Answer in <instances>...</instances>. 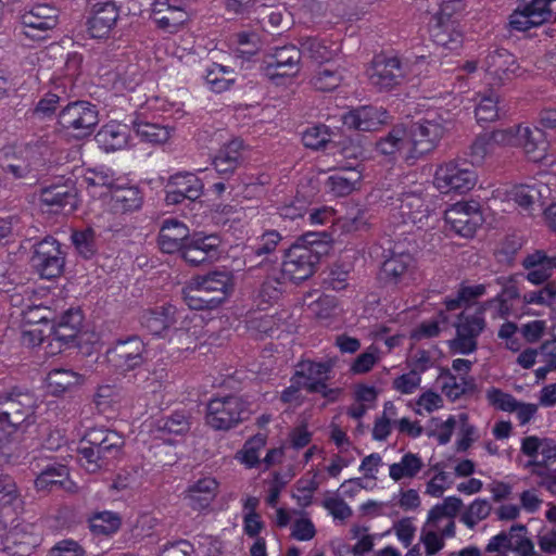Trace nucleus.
<instances>
[{
	"label": "nucleus",
	"mask_w": 556,
	"mask_h": 556,
	"mask_svg": "<svg viewBox=\"0 0 556 556\" xmlns=\"http://www.w3.org/2000/svg\"><path fill=\"white\" fill-rule=\"evenodd\" d=\"M142 328L153 337L167 339L184 344L186 349L203 330V317L197 313H185L172 304L154 307L143 312L140 317Z\"/></svg>",
	"instance_id": "obj_1"
},
{
	"label": "nucleus",
	"mask_w": 556,
	"mask_h": 556,
	"mask_svg": "<svg viewBox=\"0 0 556 556\" xmlns=\"http://www.w3.org/2000/svg\"><path fill=\"white\" fill-rule=\"evenodd\" d=\"M330 236L326 231L306 232L285 252L281 276L299 283L308 279L316 270L323 255L329 251Z\"/></svg>",
	"instance_id": "obj_2"
},
{
	"label": "nucleus",
	"mask_w": 556,
	"mask_h": 556,
	"mask_svg": "<svg viewBox=\"0 0 556 556\" xmlns=\"http://www.w3.org/2000/svg\"><path fill=\"white\" fill-rule=\"evenodd\" d=\"M377 280L391 290L407 288L416 280L418 260L414 248L406 239L391 241L382 249Z\"/></svg>",
	"instance_id": "obj_3"
},
{
	"label": "nucleus",
	"mask_w": 556,
	"mask_h": 556,
	"mask_svg": "<svg viewBox=\"0 0 556 556\" xmlns=\"http://www.w3.org/2000/svg\"><path fill=\"white\" fill-rule=\"evenodd\" d=\"M34 394L25 388L11 386L0 390V432H16L33 415Z\"/></svg>",
	"instance_id": "obj_4"
},
{
	"label": "nucleus",
	"mask_w": 556,
	"mask_h": 556,
	"mask_svg": "<svg viewBox=\"0 0 556 556\" xmlns=\"http://www.w3.org/2000/svg\"><path fill=\"white\" fill-rule=\"evenodd\" d=\"M332 368L331 361L301 359L295 365L293 376L308 393H317L328 402H336L340 397L341 389L330 388L327 383Z\"/></svg>",
	"instance_id": "obj_5"
},
{
	"label": "nucleus",
	"mask_w": 556,
	"mask_h": 556,
	"mask_svg": "<svg viewBox=\"0 0 556 556\" xmlns=\"http://www.w3.org/2000/svg\"><path fill=\"white\" fill-rule=\"evenodd\" d=\"M248 415L247 402L238 395L212 397L206 405L205 421L214 430L228 431L241 424Z\"/></svg>",
	"instance_id": "obj_6"
},
{
	"label": "nucleus",
	"mask_w": 556,
	"mask_h": 556,
	"mask_svg": "<svg viewBox=\"0 0 556 556\" xmlns=\"http://www.w3.org/2000/svg\"><path fill=\"white\" fill-rule=\"evenodd\" d=\"M98 122L96 105L83 100L70 102L58 115L59 126L76 139L90 136Z\"/></svg>",
	"instance_id": "obj_7"
},
{
	"label": "nucleus",
	"mask_w": 556,
	"mask_h": 556,
	"mask_svg": "<svg viewBox=\"0 0 556 556\" xmlns=\"http://www.w3.org/2000/svg\"><path fill=\"white\" fill-rule=\"evenodd\" d=\"M444 134V126L438 121L421 119L414 123L407 131V152L405 161L413 165L424 155L432 152Z\"/></svg>",
	"instance_id": "obj_8"
},
{
	"label": "nucleus",
	"mask_w": 556,
	"mask_h": 556,
	"mask_svg": "<svg viewBox=\"0 0 556 556\" xmlns=\"http://www.w3.org/2000/svg\"><path fill=\"white\" fill-rule=\"evenodd\" d=\"M478 176L471 165L463 161H448L439 165L433 184L441 193H466L473 189Z\"/></svg>",
	"instance_id": "obj_9"
},
{
	"label": "nucleus",
	"mask_w": 556,
	"mask_h": 556,
	"mask_svg": "<svg viewBox=\"0 0 556 556\" xmlns=\"http://www.w3.org/2000/svg\"><path fill=\"white\" fill-rule=\"evenodd\" d=\"M30 264L41 278H56L64 270L65 252L55 238L48 236L34 245Z\"/></svg>",
	"instance_id": "obj_10"
},
{
	"label": "nucleus",
	"mask_w": 556,
	"mask_h": 556,
	"mask_svg": "<svg viewBox=\"0 0 556 556\" xmlns=\"http://www.w3.org/2000/svg\"><path fill=\"white\" fill-rule=\"evenodd\" d=\"M484 218L478 202H456L444 213L445 229L463 238H472Z\"/></svg>",
	"instance_id": "obj_11"
},
{
	"label": "nucleus",
	"mask_w": 556,
	"mask_h": 556,
	"mask_svg": "<svg viewBox=\"0 0 556 556\" xmlns=\"http://www.w3.org/2000/svg\"><path fill=\"white\" fill-rule=\"evenodd\" d=\"M70 182L71 179L63 177L45 181L39 190L41 210L50 214H60L65 210L74 211L77 206V193Z\"/></svg>",
	"instance_id": "obj_12"
},
{
	"label": "nucleus",
	"mask_w": 556,
	"mask_h": 556,
	"mask_svg": "<svg viewBox=\"0 0 556 556\" xmlns=\"http://www.w3.org/2000/svg\"><path fill=\"white\" fill-rule=\"evenodd\" d=\"M303 50L295 45L271 48L264 58V73L275 83L279 78L293 77L300 72Z\"/></svg>",
	"instance_id": "obj_13"
},
{
	"label": "nucleus",
	"mask_w": 556,
	"mask_h": 556,
	"mask_svg": "<svg viewBox=\"0 0 556 556\" xmlns=\"http://www.w3.org/2000/svg\"><path fill=\"white\" fill-rule=\"evenodd\" d=\"M555 0H518L517 8L509 15L510 30L527 31L553 18Z\"/></svg>",
	"instance_id": "obj_14"
},
{
	"label": "nucleus",
	"mask_w": 556,
	"mask_h": 556,
	"mask_svg": "<svg viewBox=\"0 0 556 556\" xmlns=\"http://www.w3.org/2000/svg\"><path fill=\"white\" fill-rule=\"evenodd\" d=\"M146 344L138 336L118 339L108 349L106 358L119 374H127L140 367L144 362Z\"/></svg>",
	"instance_id": "obj_15"
},
{
	"label": "nucleus",
	"mask_w": 556,
	"mask_h": 556,
	"mask_svg": "<svg viewBox=\"0 0 556 556\" xmlns=\"http://www.w3.org/2000/svg\"><path fill=\"white\" fill-rule=\"evenodd\" d=\"M59 15V9L50 3L40 2L31 4L21 15L24 35L31 39L45 38V34L58 25Z\"/></svg>",
	"instance_id": "obj_16"
},
{
	"label": "nucleus",
	"mask_w": 556,
	"mask_h": 556,
	"mask_svg": "<svg viewBox=\"0 0 556 556\" xmlns=\"http://www.w3.org/2000/svg\"><path fill=\"white\" fill-rule=\"evenodd\" d=\"M455 328L456 337L451 342L452 350L463 355L473 353L478 348V338L485 328L482 312L460 313Z\"/></svg>",
	"instance_id": "obj_17"
},
{
	"label": "nucleus",
	"mask_w": 556,
	"mask_h": 556,
	"mask_svg": "<svg viewBox=\"0 0 556 556\" xmlns=\"http://www.w3.org/2000/svg\"><path fill=\"white\" fill-rule=\"evenodd\" d=\"M505 132H509L506 139L510 140L506 146L521 147L529 161L538 163L546 156L548 141L542 129L518 125L505 129Z\"/></svg>",
	"instance_id": "obj_18"
},
{
	"label": "nucleus",
	"mask_w": 556,
	"mask_h": 556,
	"mask_svg": "<svg viewBox=\"0 0 556 556\" xmlns=\"http://www.w3.org/2000/svg\"><path fill=\"white\" fill-rule=\"evenodd\" d=\"M405 77V68L397 56L376 55L368 68L370 84L379 91L397 87Z\"/></svg>",
	"instance_id": "obj_19"
},
{
	"label": "nucleus",
	"mask_w": 556,
	"mask_h": 556,
	"mask_svg": "<svg viewBox=\"0 0 556 556\" xmlns=\"http://www.w3.org/2000/svg\"><path fill=\"white\" fill-rule=\"evenodd\" d=\"M124 445V438L116 431L109 432L108 438L97 447H79V462L90 472L108 466L116 458Z\"/></svg>",
	"instance_id": "obj_20"
},
{
	"label": "nucleus",
	"mask_w": 556,
	"mask_h": 556,
	"mask_svg": "<svg viewBox=\"0 0 556 556\" xmlns=\"http://www.w3.org/2000/svg\"><path fill=\"white\" fill-rule=\"evenodd\" d=\"M220 242V238L215 233L195 232L187 241L181 256L192 266L214 262L219 257Z\"/></svg>",
	"instance_id": "obj_21"
},
{
	"label": "nucleus",
	"mask_w": 556,
	"mask_h": 556,
	"mask_svg": "<svg viewBox=\"0 0 556 556\" xmlns=\"http://www.w3.org/2000/svg\"><path fill=\"white\" fill-rule=\"evenodd\" d=\"M205 184L201 177L191 172H178L168 179L165 201L167 204H180L185 200L199 199Z\"/></svg>",
	"instance_id": "obj_22"
},
{
	"label": "nucleus",
	"mask_w": 556,
	"mask_h": 556,
	"mask_svg": "<svg viewBox=\"0 0 556 556\" xmlns=\"http://www.w3.org/2000/svg\"><path fill=\"white\" fill-rule=\"evenodd\" d=\"M244 144L241 139H233L224 144L212 160V168L199 169L204 179L213 176H220L222 179H229L242 162Z\"/></svg>",
	"instance_id": "obj_23"
},
{
	"label": "nucleus",
	"mask_w": 556,
	"mask_h": 556,
	"mask_svg": "<svg viewBox=\"0 0 556 556\" xmlns=\"http://www.w3.org/2000/svg\"><path fill=\"white\" fill-rule=\"evenodd\" d=\"M448 4H443L432 17L429 33L432 41L450 51L457 50L463 43V34L456 29L452 14L447 13Z\"/></svg>",
	"instance_id": "obj_24"
},
{
	"label": "nucleus",
	"mask_w": 556,
	"mask_h": 556,
	"mask_svg": "<svg viewBox=\"0 0 556 556\" xmlns=\"http://www.w3.org/2000/svg\"><path fill=\"white\" fill-rule=\"evenodd\" d=\"M359 160L348 157V161L339 167V172L330 175L326 180L329 192L336 197H345L356 190L363 178Z\"/></svg>",
	"instance_id": "obj_25"
},
{
	"label": "nucleus",
	"mask_w": 556,
	"mask_h": 556,
	"mask_svg": "<svg viewBox=\"0 0 556 556\" xmlns=\"http://www.w3.org/2000/svg\"><path fill=\"white\" fill-rule=\"evenodd\" d=\"M483 65L486 74L498 85L519 76L521 72L517 58L504 48L489 52Z\"/></svg>",
	"instance_id": "obj_26"
},
{
	"label": "nucleus",
	"mask_w": 556,
	"mask_h": 556,
	"mask_svg": "<svg viewBox=\"0 0 556 556\" xmlns=\"http://www.w3.org/2000/svg\"><path fill=\"white\" fill-rule=\"evenodd\" d=\"M388 119V111L376 105H361L348 111L342 116V122L348 128L358 131L377 130Z\"/></svg>",
	"instance_id": "obj_27"
},
{
	"label": "nucleus",
	"mask_w": 556,
	"mask_h": 556,
	"mask_svg": "<svg viewBox=\"0 0 556 556\" xmlns=\"http://www.w3.org/2000/svg\"><path fill=\"white\" fill-rule=\"evenodd\" d=\"M282 313H268L265 307H257L250 311L244 319L245 330L250 337L262 340L266 337H273L274 333L280 330L285 317Z\"/></svg>",
	"instance_id": "obj_28"
},
{
	"label": "nucleus",
	"mask_w": 556,
	"mask_h": 556,
	"mask_svg": "<svg viewBox=\"0 0 556 556\" xmlns=\"http://www.w3.org/2000/svg\"><path fill=\"white\" fill-rule=\"evenodd\" d=\"M119 17V11L113 1L97 2L87 21V30L92 38H106Z\"/></svg>",
	"instance_id": "obj_29"
},
{
	"label": "nucleus",
	"mask_w": 556,
	"mask_h": 556,
	"mask_svg": "<svg viewBox=\"0 0 556 556\" xmlns=\"http://www.w3.org/2000/svg\"><path fill=\"white\" fill-rule=\"evenodd\" d=\"M282 237L277 230H266L261 236L245 247L244 264L249 265V269L254 266H261L273 255L281 241Z\"/></svg>",
	"instance_id": "obj_30"
},
{
	"label": "nucleus",
	"mask_w": 556,
	"mask_h": 556,
	"mask_svg": "<svg viewBox=\"0 0 556 556\" xmlns=\"http://www.w3.org/2000/svg\"><path fill=\"white\" fill-rule=\"evenodd\" d=\"M189 238V228L186 224L176 218H167L160 229L157 244L164 253H181Z\"/></svg>",
	"instance_id": "obj_31"
},
{
	"label": "nucleus",
	"mask_w": 556,
	"mask_h": 556,
	"mask_svg": "<svg viewBox=\"0 0 556 556\" xmlns=\"http://www.w3.org/2000/svg\"><path fill=\"white\" fill-rule=\"evenodd\" d=\"M554 256L547 255L543 250H535L522 260V267L527 270L526 279L535 286L549 282L556 271Z\"/></svg>",
	"instance_id": "obj_32"
},
{
	"label": "nucleus",
	"mask_w": 556,
	"mask_h": 556,
	"mask_svg": "<svg viewBox=\"0 0 556 556\" xmlns=\"http://www.w3.org/2000/svg\"><path fill=\"white\" fill-rule=\"evenodd\" d=\"M396 206L403 223L422 227L430 215L429 204L422 193L403 192Z\"/></svg>",
	"instance_id": "obj_33"
},
{
	"label": "nucleus",
	"mask_w": 556,
	"mask_h": 556,
	"mask_svg": "<svg viewBox=\"0 0 556 556\" xmlns=\"http://www.w3.org/2000/svg\"><path fill=\"white\" fill-rule=\"evenodd\" d=\"M193 289L207 295H223L224 302L233 290V278L228 271L213 270L204 275H195L191 279Z\"/></svg>",
	"instance_id": "obj_34"
},
{
	"label": "nucleus",
	"mask_w": 556,
	"mask_h": 556,
	"mask_svg": "<svg viewBox=\"0 0 556 556\" xmlns=\"http://www.w3.org/2000/svg\"><path fill=\"white\" fill-rule=\"evenodd\" d=\"M219 483L213 477H203L190 484L186 498L193 510H204L211 506L218 493Z\"/></svg>",
	"instance_id": "obj_35"
},
{
	"label": "nucleus",
	"mask_w": 556,
	"mask_h": 556,
	"mask_svg": "<svg viewBox=\"0 0 556 556\" xmlns=\"http://www.w3.org/2000/svg\"><path fill=\"white\" fill-rule=\"evenodd\" d=\"M131 125L137 137L142 142L160 144L166 142L169 138V130L166 125L151 117H143L141 113L136 112Z\"/></svg>",
	"instance_id": "obj_36"
},
{
	"label": "nucleus",
	"mask_w": 556,
	"mask_h": 556,
	"mask_svg": "<svg viewBox=\"0 0 556 556\" xmlns=\"http://www.w3.org/2000/svg\"><path fill=\"white\" fill-rule=\"evenodd\" d=\"M128 138V127L113 121L103 125L96 135L97 143L105 152H114L125 148Z\"/></svg>",
	"instance_id": "obj_37"
},
{
	"label": "nucleus",
	"mask_w": 556,
	"mask_h": 556,
	"mask_svg": "<svg viewBox=\"0 0 556 556\" xmlns=\"http://www.w3.org/2000/svg\"><path fill=\"white\" fill-rule=\"evenodd\" d=\"M83 381L84 377L80 374L65 368H53L46 378L47 390L54 396L73 392Z\"/></svg>",
	"instance_id": "obj_38"
},
{
	"label": "nucleus",
	"mask_w": 556,
	"mask_h": 556,
	"mask_svg": "<svg viewBox=\"0 0 556 556\" xmlns=\"http://www.w3.org/2000/svg\"><path fill=\"white\" fill-rule=\"evenodd\" d=\"M302 56H307L317 63L330 62L339 50L336 41L329 40L327 37H305L301 39Z\"/></svg>",
	"instance_id": "obj_39"
},
{
	"label": "nucleus",
	"mask_w": 556,
	"mask_h": 556,
	"mask_svg": "<svg viewBox=\"0 0 556 556\" xmlns=\"http://www.w3.org/2000/svg\"><path fill=\"white\" fill-rule=\"evenodd\" d=\"M205 85L215 93L229 90L236 83V72L231 66L211 63L205 68Z\"/></svg>",
	"instance_id": "obj_40"
},
{
	"label": "nucleus",
	"mask_w": 556,
	"mask_h": 556,
	"mask_svg": "<svg viewBox=\"0 0 556 556\" xmlns=\"http://www.w3.org/2000/svg\"><path fill=\"white\" fill-rule=\"evenodd\" d=\"M192 281L189 280L182 289V299L189 311L185 313H195L194 311L215 309L224 303L223 295H207L201 290H192Z\"/></svg>",
	"instance_id": "obj_41"
},
{
	"label": "nucleus",
	"mask_w": 556,
	"mask_h": 556,
	"mask_svg": "<svg viewBox=\"0 0 556 556\" xmlns=\"http://www.w3.org/2000/svg\"><path fill=\"white\" fill-rule=\"evenodd\" d=\"M68 478V468L59 463L47 464L35 479L37 491L50 492L55 488H62Z\"/></svg>",
	"instance_id": "obj_42"
},
{
	"label": "nucleus",
	"mask_w": 556,
	"mask_h": 556,
	"mask_svg": "<svg viewBox=\"0 0 556 556\" xmlns=\"http://www.w3.org/2000/svg\"><path fill=\"white\" fill-rule=\"evenodd\" d=\"M79 332L73 327L64 326L60 321L49 324V344L46 346V354L55 355L75 344Z\"/></svg>",
	"instance_id": "obj_43"
},
{
	"label": "nucleus",
	"mask_w": 556,
	"mask_h": 556,
	"mask_svg": "<svg viewBox=\"0 0 556 556\" xmlns=\"http://www.w3.org/2000/svg\"><path fill=\"white\" fill-rule=\"evenodd\" d=\"M138 106V113L143 117L156 119L159 117H172L174 112L178 111V103L170 102L166 97L152 96L146 99L143 103H134Z\"/></svg>",
	"instance_id": "obj_44"
},
{
	"label": "nucleus",
	"mask_w": 556,
	"mask_h": 556,
	"mask_svg": "<svg viewBox=\"0 0 556 556\" xmlns=\"http://www.w3.org/2000/svg\"><path fill=\"white\" fill-rule=\"evenodd\" d=\"M235 53L237 56L250 61L262 48V38L257 31L241 30L236 33L232 38Z\"/></svg>",
	"instance_id": "obj_45"
},
{
	"label": "nucleus",
	"mask_w": 556,
	"mask_h": 556,
	"mask_svg": "<svg viewBox=\"0 0 556 556\" xmlns=\"http://www.w3.org/2000/svg\"><path fill=\"white\" fill-rule=\"evenodd\" d=\"M88 522L92 534L110 536L119 530L122 518L117 513L103 510L90 516Z\"/></svg>",
	"instance_id": "obj_46"
},
{
	"label": "nucleus",
	"mask_w": 556,
	"mask_h": 556,
	"mask_svg": "<svg viewBox=\"0 0 556 556\" xmlns=\"http://www.w3.org/2000/svg\"><path fill=\"white\" fill-rule=\"evenodd\" d=\"M424 463L421 458L414 453H405L399 463H393L389 467L390 478L397 482L405 478H414L421 470Z\"/></svg>",
	"instance_id": "obj_47"
},
{
	"label": "nucleus",
	"mask_w": 556,
	"mask_h": 556,
	"mask_svg": "<svg viewBox=\"0 0 556 556\" xmlns=\"http://www.w3.org/2000/svg\"><path fill=\"white\" fill-rule=\"evenodd\" d=\"M114 208L125 212L139 210L142 205V195L138 187H117L112 192Z\"/></svg>",
	"instance_id": "obj_48"
},
{
	"label": "nucleus",
	"mask_w": 556,
	"mask_h": 556,
	"mask_svg": "<svg viewBox=\"0 0 556 556\" xmlns=\"http://www.w3.org/2000/svg\"><path fill=\"white\" fill-rule=\"evenodd\" d=\"M266 446V437L255 434L245 441L243 447L237 452L236 459L243 464L247 468H257L261 464V452Z\"/></svg>",
	"instance_id": "obj_49"
},
{
	"label": "nucleus",
	"mask_w": 556,
	"mask_h": 556,
	"mask_svg": "<svg viewBox=\"0 0 556 556\" xmlns=\"http://www.w3.org/2000/svg\"><path fill=\"white\" fill-rule=\"evenodd\" d=\"M283 282L278 277L268 276L261 283L254 296L256 307L268 308L273 306L281 296Z\"/></svg>",
	"instance_id": "obj_50"
},
{
	"label": "nucleus",
	"mask_w": 556,
	"mask_h": 556,
	"mask_svg": "<svg viewBox=\"0 0 556 556\" xmlns=\"http://www.w3.org/2000/svg\"><path fill=\"white\" fill-rule=\"evenodd\" d=\"M509 132H505V129L494 130L491 134H483L478 136L472 144L470 146V154L476 160H482L488 153L492 151L495 143L506 146V142H510L506 139Z\"/></svg>",
	"instance_id": "obj_51"
},
{
	"label": "nucleus",
	"mask_w": 556,
	"mask_h": 556,
	"mask_svg": "<svg viewBox=\"0 0 556 556\" xmlns=\"http://www.w3.org/2000/svg\"><path fill=\"white\" fill-rule=\"evenodd\" d=\"M407 130L403 127H393L387 136L376 143V150L383 155H394L405 150L407 152Z\"/></svg>",
	"instance_id": "obj_52"
},
{
	"label": "nucleus",
	"mask_w": 556,
	"mask_h": 556,
	"mask_svg": "<svg viewBox=\"0 0 556 556\" xmlns=\"http://www.w3.org/2000/svg\"><path fill=\"white\" fill-rule=\"evenodd\" d=\"M442 393L451 401H456L463 395L472 394L476 389V384L471 378L456 377L448 374L443 378L442 381Z\"/></svg>",
	"instance_id": "obj_53"
},
{
	"label": "nucleus",
	"mask_w": 556,
	"mask_h": 556,
	"mask_svg": "<svg viewBox=\"0 0 556 556\" xmlns=\"http://www.w3.org/2000/svg\"><path fill=\"white\" fill-rule=\"evenodd\" d=\"M479 100L475 109V116L479 124L494 122L498 117V96L490 89L478 94Z\"/></svg>",
	"instance_id": "obj_54"
},
{
	"label": "nucleus",
	"mask_w": 556,
	"mask_h": 556,
	"mask_svg": "<svg viewBox=\"0 0 556 556\" xmlns=\"http://www.w3.org/2000/svg\"><path fill=\"white\" fill-rule=\"evenodd\" d=\"M187 21L188 13L181 4H178V7L169 9L168 12L156 16L154 23L160 30L167 34H176Z\"/></svg>",
	"instance_id": "obj_55"
},
{
	"label": "nucleus",
	"mask_w": 556,
	"mask_h": 556,
	"mask_svg": "<svg viewBox=\"0 0 556 556\" xmlns=\"http://www.w3.org/2000/svg\"><path fill=\"white\" fill-rule=\"evenodd\" d=\"M157 429L163 433L182 435L190 429L189 417L185 410H175L157 420Z\"/></svg>",
	"instance_id": "obj_56"
},
{
	"label": "nucleus",
	"mask_w": 556,
	"mask_h": 556,
	"mask_svg": "<svg viewBox=\"0 0 556 556\" xmlns=\"http://www.w3.org/2000/svg\"><path fill=\"white\" fill-rule=\"evenodd\" d=\"M29 552L27 544L17 541V533L8 531L0 521V553L4 556H26Z\"/></svg>",
	"instance_id": "obj_57"
},
{
	"label": "nucleus",
	"mask_w": 556,
	"mask_h": 556,
	"mask_svg": "<svg viewBox=\"0 0 556 556\" xmlns=\"http://www.w3.org/2000/svg\"><path fill=\"white\" fill-rule=\"evenodd\" d=\"M331 141V130L324 124H315L307 127L302 134L303 144L312 150L326 148Z\"/></svg>",
	"instance_id": "obj_58"
},
{
	"label": "nucleus",
	"mask_w": 556,
	"mask_h": 556,
	"mask_svg": "<svg viewBox=\"0 0 556 556\" xmlns=\"http://www.w3.org/2000/svg\"><path fill=\"white\" fill-rule=\"evenodd\" d=\"M72 241L78 254L86 260L97 253L96 231L90 227L73 231Z\"/></svg>",
	"instance_id": "obj_59"
},
{
	"label": "nucleus",
	"mask_w": 556,
	"mask_h": 556,
	"mask_svg": "<svg viewBox=\"0 0 556 556\" xmlns=\"http://www.w3.org/2000/svg\"><path fill=\"white\" fill-rule=\"evenodd\" d=\"M342 78L343 76L338 68L320 67L311 83L316 90L330 92L340 86Z\"/></svg>",
	"instance_id": "obj_60"
},
{
	"label": "nucleus",
	"mask_w": 556,
	"mask_h": 556,
	"mask_svg": "<svg viewBox=\"0 0 556 556\" xmlns=\"http://www.w3.org/2000/svg\"><path fill=\"white\" fill-rule=\"evenodd\" d=\"M49 324L24 326L21 333V343L26 348H36L43 343L49 344Z\"/></svg>",
	"instance_id": "obj_61"
},
{
	"label": "nucleus",
	"mask_w": 556,
	"mask_h": 556,
	"mask_svg": "<svg viewBox=\"0 0 556 556\" xmlns=\"http://www.w3.org/2000/svg\"><path fill=\"white\" fill-rule=\"evenodd\" d=\"M485 400L492 408L500 412L513 413L517 399L504 390L491 387L485 391Z\"/></svg>",
	"instance_id": "obj_62"
},
{
	"label": "nucleus",
	"mask_w": 556,
	"mask_h": 556,
	"mask_svg": "<svg viewBox=\"0 0 556 556\" xmlns=\"http://www.w3.org/2000/svg\"><path fill=\"white\" fill-rule=\"evenodd\" d=\"M491 513V505L485 498H476L464 513L462 520L469 528L485 519Z\"/></svg>",
	"instance_id": "obj_63"
},
{
	"label": "nucleus",
	"mask_w": 556,
	"mask_h": 556,
	"mask_svg": "<svg viewBox=\"0 0 556 556\" xmlns=\"http://www.w3.org/2000/svg\"><path fill=\"white\" fill-rule=\"evenodd\" d=\"M556 300V282H545V286L539 290L526 292L523 302L527 304L551 305Z\"/></svg>",
	"instance_id": "obj_64"
}]
</instances>
